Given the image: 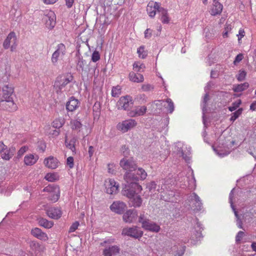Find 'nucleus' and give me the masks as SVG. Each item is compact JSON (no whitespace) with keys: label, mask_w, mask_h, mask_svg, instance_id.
Wrapping results in <instances>:
<instances>
[{"label":"nucleus","mask_w":256,"mask_h":256,"mask_svg":"<svg viewBox=\"0 0 256 256\" xmlns=\"http://www.w3.org/2000/svg\"><path fill=\"white\" fill-rule=\"evenodd\" d=\"M106 192L110 194H116L118 190L119 184L114 179L109 178L105 180Z\"/></svg>","instance_id":"11"},{"label":"nucleus","mask_w":256,"mask_h":256,"mask_svg":"<svg viewBox=\"0 0 256 256\" xmlns=\"http://www.w3.org/2000/svg\"><path fill=\"white\" fill-rule=\"evenodd\" d=\"M142 203V200L140 196L136 195L129 200L130 205L134 207H140Z\"/></svg>","instance_id":"36"},{"label":"nucleus","mask_w":256,"mask_h":256,"mask_svg":"<svg viewBox=\"0 0 256 256\" xmlns=\"http://www.w3.org/2000/svg\"><path fill=\"white\" fill-rule=\"evenodd\" d=\"M120 250V248L117 246L106 247L103 250V254L104 256H112L118 254Z\"/></svg>","instance_id":"28"},{"label":"nucleus","mask_w":256,"mask_h":256,"mask_svg":"<svg viewBox=\"0 0 256 256\" xmlns=\"http://www.w3.org/2000/svg\"><path fill=\"white\" fill-rule=\"evenodd\" d=\"M100 59V55L98 51H94L92 56V60L93 62H96Z\"/></svg>","instance_id":"56"},{"label":"nucleus","mask_w":256,"mask_h":256,"mask_svg":"<svg viewBox=\"0 0 256 256\" xmlns=\"http://www.w3.org/2000/svg\"><path fill=\"white\" fill-rule=\"evenodd\" d=\"M136 124L137 122L134 120L128 119L119 122L116 126V128L122 132H126L135 127Z\"/></svg>","instance_id":"9"},{"label":"nucleus","mask_w":256,"mask_h":256,"mask_svg":"<svg viewBox=\"0 0 256 256\" xmlns=\"http://www.w3.org/2000/svg\"><path fill=\"white\" fill-rule=\"evenodd\" d=\"M176 150L181 154L183 158L188 162L190 160V148H187L182 142H178L176 144Z\"/></svg>","instance_id":"10"},{"label":"nucleus","mask_w":256,"mask_h":256,"mask_svg":"<svg viewBox=\"0 0 256 256\" xmlns=\"http://www.w3.org/2000/svg\"><path fill=\"white\" fill-rule=\"evenodd\" d=\"M44 163L48 168L55 169L58 167L59 162L56 158L50 156L45 158Z\"/></svg>","instance_id":"25"},{"label":"nucleus","mask_w":256,"mask_h":256,"mask_svg":"<svg viewBox=\"0 0 256 256\" xmlns=\"http://www.w3.org/2000/svg\"><path fill=\"white\" fill-rule=\"evenodd\" d=\"M28 150V148L26 146H24L22 147L18 150V156H20L24 154V152H26Z\"/></svg>","instance_id":"64"},{"label":"nucleus","mask_w":256,"mask_h":256,"mask_svg":"<svg viewBox=\"0 0 256 256\" xmlns=\"http://www.w3.org/2000/svg\"><path fill=\"white\" fill-rule=\"evenodd\" d=\"M70 125L72 130H75L78 131L80 130L82 126L81 122L77 120H72L70 122Z\"/></svg>","instance_id":"43"},{"label":"nucleus","mask_w":256,"mask_h":256,"mask_svg":"<svg viewBox=\"0 0 256 256\" xmlns=\"http://www.w3.org/2000/svg\"><path fill=\"white\" fill-rule=\"evenodd\" d=\"M46 214L50 218L57 220L61 217L62 212L60 208L53 207L46 210Z\"/></svg>","instance_id":"24"},{"label":"nucleus","mask_w":256,"mask_h":256,"mask_svg":"<svg viewBox=\"0 0 256 256\" xmlns=\"http://www.w3.org/2000/svg\"><path fill=\"white\" fill-rule=\"evenodd\" d=\"M246 74V73L244 70H240L238 75L236 76L239 82H242L245 79Z\"/></svg>","instance_id":"53"},{"label":"nucleus","mask_w":256,"mask_h":256,"mask_svg":"<svg viewBox=\"0 0 256 256\" xmlns=\"http://www.w3.org/2000/svg\"><path fill=\"white\" fill-rule=\"evenodd\" d=\"M43 20L45 22L46 26L50 29H52L54 27L56 24V14L53 11H48L46 12Z\"/></svg>","instance_id":"13"},{"label":"nucleus","mask_w":256,"mask_h":256,"mask_svg":"<svg viewBox=\"0 0 256 256\" xmlns=\"http://www.w3.org/2000/svg\"><path fill=\"white\" fill-rule=\"evenodd\" d=\"M66 164L70 168H72L74 166V159L72 156H69L66 159Z\"/></svg>","instance_id":"57"},{"label":"nucleus","mask_w":256,"mask_h":256,"mask_svg":"<svg viewBox=\"0 0 256 256\" xmlns=\"http://www.w3.org/2000/svg\"><path fill=\"white\" fill-rule=\"evenodd\" d=\"M190 176H184L185 172L180 173L176 179V181L179 182L180 186L182 188H188L190 190L194 189L196 188V180L194 176L193 172L190 170Z\"/></svg>","instance_id":"4"},{"label":"nucleus","mask_w":256,"mask_h":256,"mask_svg":"<svg viewBox=\"0 0 256 256\" xmlns=\"http://www.w3.org/2000/svg\"><path fill=\"white\" fill-rule=\"evenodd\" d=\"M166 104H168V106L166 107L170 113H172L174 109V104L170 98H167L165 101Z\"/></svg>","instance_id":"49"},{"label":"nucleus","mask_w":256,"mask_h":256,"mask_svg":"<svg viewBox=\"0 0 256 256\" xmlns=\"http://www.w3.org/2000/svg\"><path fill=\"white\" fill-rule=\"evenodd\" d=\"M214 151L220 157H224L230 154L229 150H224L221 149L220 148H214Z\"/></svg>","instance_id":"45"},{"label":"nucleus","mask_w":256,"mask_h":256,"mask_svg":"<svg viewBox=\"0 0 256 256\" xmlns=\"http://www.w3.org/2000/svg\"><path fill=\"white\" fill-rule=\"evenodd\" d=\"M232 30V26L230 24H226L224 28V30L223 32L224 38H227L228 36V33Z\"/></svg>","instance_id":"58"},{"label":"nucleus","mask_w":256,"mask_h":256,"mask_svg":"<svg viewBox=\"0 0 256 256\" xmlns=\"http://www.w3.org/2000/svg\"><path fill=\"white\" fill-rule=\"evenodd\" d=\"M126 208V204L120 201L114 202L110 206V208L112 212L118 214L123 213Z\"/></svg>","instance_id":"18"},{"label":"nucleus","mask_w":256,"mask_h":256,"mask_svg":"<svg viewBox=\"0 0 256 256\" xmlns=\"http://www.w3.org/2000/svg\"><path fill=\"white\" fill-rule=\"evenodd\" d=\"M2 102H4V104L6 106V109L10 112H14L16 111L18 106L14 102L12 98H8V100H4V101H1Z\"/></svg>","instance_id":"32"},{"label":"nucleus","mask_w":256,"mask_h":256,"mask_svg":"<svg viewBox=\"0 0 256 256\" xmlns=\"http://www.w3.org/2000/svg\"><path fill=\"white\" fill-rule=\"evenodd\" d=\"M154 86L150 84H144L142 86V90L144 92H148L152 90Z\"/></svg>","instance_id":"59"},{"label":"nucleus","mask_w":256,"mask_h":256,"mask_svg":"<svg viewBox=\"0 0 256 256\" xmlns=\"http://www.w3.org/2000/svg\"><path fill=\"white\" fill-rule=\"evenodd\" d=\"M79 226V223L78 222H76L72 224V225L70 226L68 232L70 233L74 232L78 228Z\"/></svg>","instance_id":"61"},{"label":"nucleus","mask_w":256,"mask_h":256,"mask_svg":"<svg viewBox=\"0 0 256 256\" xmlns=\"http://www.w3.org/2000/svg\"><path fill=\"white\" fill-rule=\"evenodd\" d=\"M223 8L222 5L219 2H213V5L210 11V14L212 16H216L220 14Z\"/></svg>","instance_id":"34"},{"label":"nucleus","mask_w":256,"mask_h":256,"mask_svg":"<svg viewBox=\"0 0 256 256\" xmlns=\"http://www.w3.org/2000/svg\"><path fill=\"white\" fill-rule=\"evenodd\" d=\"M108 172L111 174H115L116 172V166L114 164H108Z\"/></svg>","instance_id":"54"},{"label":"nucleus","mask_w":256,"mask_h":256,"mask_svg":"<svg viewBox=\"0 0 256 256\" xmlns=\"http://www.w3.org/2000/svg\"><path fill=\"white\" fill-rule=\"evenodd\" d=\"M152 106L154 108L156 107V109L162 110L163 108L166 106V102L162 100H156L152 103Z\"/></svg>","instance_id":"42"},{"label":"nucleus","mask_w":256,"mask_h":256,"mask_svg":"<svg viewBox=\"0 0 256 256\" xmlns=\"http://www.w3.org/2000/svg\"><path fill=\"white\" fill-rule=\"evenodd\" d=\"M240 103V100H238V102H234L232 106L228 107L229 110L230 112L235 110L239 106Z\"/></svg>","instance_id":"60"},{"label":"nucleus","mask_w":256,"mask_h":256,"mask_svg":"<svg viewBox=\"0 0 256 256\" xmlns=\"http://www.w3.org/2000/svg\"><path fill=\"white\" fill-rule=\"evenodd\" d=\"M29 246L30 248L35 252L40 251V250H39L40 244L36 242L30 241L29 242Z\"/></svg>","instance_id":"47"},{"label":"nucleus","mask_w":256,"mask_h":256,"mask_svg":"<svg viewBox=\"0 0 256 256\" xmlns=\"http://www.w3.org/2000/svg\"><path fill=\"white\" fill-rule=\"evenodd\" d=\"M80 104V102L78 99L72 96L66 104V109L68 111L74 112L78 108Z\"/></svg>","instance_id":"22"},{"label":"nucleus","mask_w":256,"mask_h":256,"mask_svg":"<svg viewBox=\"0 0 256 256\" xmlns=\"http://www.w3.org/2000/svg\"><path fill=\"white\" fill-rule=\"evenodd\" d=\"M128 78L130 81L134 82L140 83L144 80V78L142 74L139 73H135L131 72L128 74Z\"/></svg>","instance_id":"30"},{"label":"nucleus","mask_w":256,"mask_h":256,"mask_svg":"<svg viewBox=\"0 0 256 256\" xmlns=\"http://www.w3.org/2000/svg\"><path fill=\"white\" fill-rule=\"evenodd\" d=\"M138 216L136 210H129L123 215V220L126 222L130 223L135 220Z\"/></svg>","instance_id":"23"},{"label":"nucleus","mask_w":256,"mask_h":256,"mask_svg":"<svg viewBox=\"0 0 256 256\" xmlns=\"http://www.w3.org/2000/svg\"><path fill=\"white\" fill-rule=\"evenodd\" d=\"M234 190H235L234 188H233L231 190V192L230 194V196H229V202H230V206H231L233 212H234V215L236 218V225L240 228H242V222L240 220V216H238V212L236 210V208H234V205L233 204V202H234L233 194L234 192Z\"/></svg>","instance_id":"19"},{"label":"nucleus","mask_w":256,"mask_h":256,"mask_svg":"<svg viewBox=\"0 0 256 256\" xmlns=\"http://www.w3.org/2000/svg\"><path fill=\"white\" fill-rule=\"evenodd\" d=\"M244 236V232L242 231H240L238 233V234L236 236V242L237 244H239L242 238V237Z\"/></svg>","instance_id":"62"},{"label":"nucleus","mask_w":256,"mask_h":256,"mask_svg":"<svg viewBox=\"0 0 256 256\" xmlns=\"http://www.w3.org/2000/svg\"><path fill=\"white\" fill-rule=\"evenodd\" d=\"M1 158L4 160H9L12 157V154H10V150L8 148L5 150L0 154Z\"/></svg>","instance_id":"48"},{"label":"nucleus","mask_w":256,"mask_h":256,"mask_svg":"<svg viewBox=\"0 0 256 256\" xmlns=\"http://www.w3.org/2000/svg\"><path fill=\"white\" fill-rule=\"evenodd\" d=\"M64 124L63 120H62L60 119H56L52 122V127L56 128H60Z\"/></svg>","instance_id":"52"},{"label":"nucleus","mask_w":256,"mask_h":256,"mask_svg":"<svg viewBox=\"0 0 256 256\" xmlns=\"http://www.w3.org/2000/svg\"><path fill=\"white\" fill-rule=\"evenodd\" d=\"M160 8V3L150 1L147 6L146 11L148 16L150 18H153L156 14V12L157 11L158 12V10Z\"/></svg>","instance_id":"16"},{"label":"nucleus","mask_w":256,"mask_h":256,"mask_svg":"<svg viewBox=\"0 0 256 256\" xmlns=\"http://www.w3.org/2000/svg\"><path fill=\"white\" fill-rule=\"evenodd\" d=\"M137 53L140 58L144 59L148 56V51L145 50L144 46H142L137 49Z\"/></svg>","instance_id":"41"},{"label":"nucleus","mask_w":256,"mask_h":256,"mask_svg":"<svg viewBox=\"0 0 256 256\" xmlns=\"http://www.w3.org/2000/svg\"><path fill=\"white\" fill-rule=\"evenodd\" d=\"M86 64V62L82 58L78 57L77 62V69L78 70H83L84 66Z\"/></svg>","instance_id":"50"},{"label":"nucleus","mask_w":256,"mask_h":256,"mask_svg":"<svg viewBox=\"0 0 256 256\" xmlns=\"http://www.w3.org/2000/svg\"><path fill=\"white\" fill-rule=\"evenodd\" d=\"M125 186L126 188H128L129 189L127 188L126 190H124V194L130 200L136 196L135 194L136 192H139L142 190V189L138 190L134 188V186H132V184L128 185L126 182Z\"/></svg>","instance_id":"29"},{"label":"nucleus","mask_w":256,"mask_h":256,"mask_svg":"<svg viewBox=\"0 0 256 256\" xmlns=\"http://www.w3.org/2000/svg\"><path fill=\"white\" fill-rule=\"evenodd\" d=\"M242 108H239L238 110L233 112L232 114V116L230 118V120L232 122H234L236 118H238L242 114Z\"/></svg>","instance_id":"51"},{"label":"nucleus","mask_w":256,"mask_h":256,"mask_svg":"<svg viewBox=\"0 0 256 256\" xmlns=\"http://www.w3.org/2000/svg\"><path fill=\"white\" fill-rule=\"evenodd\" d=\"M163 188H164V190H162L160 193L161 199L166 202H175L176 199L175 197V192L172 188H170L168 184H164Z\"/></svg>","instance_id":"5"},{"label":"nucleus","mask_w":256,"mask_h":256,"mask_svg":"<svg viewBox=\"0 0 256 256\" xmlns=\"http://www.w3.org/2000/svg\"><path fill=\"white\" fill-rule=\"evenodd\" d=\"M212 86V84L210 82L208 83L207 85L204 88V91L206 92V94L204 96V98L202 100V122L203 124H204V127H206V120H205V112H206V102L209 99V95H208V90Z\"/></svg>","instance_id":"15"},{"label":"nucleus","mask_w":256,"mask_h":256,"mask_svg":"<svg viewBox=\"0 0 256 256\" xmlns=\"http://www.w3.org/2000/svg\"><path fill=\"white\" fill-rule=\"evenodd\" d=\"M133 104L132 98L129 96H122L117 102L116 106L118 110H127Z\"/></svg>","instance_id":"12"},{"label":"nucleus","mask_w":256,"mask_h":256,"mask_svg":"<svg viewBox=\"0 0 256 256\" xmlns=\"http://www.w3.org/2000/svg\"><path fill=\"white\" fill-rule=\"evenodd\" d=\"M146 107L145 106H137L132 112L131 116H143L146 112Z\"/></svg>","instance_id":"35"},{"label":"nucleus","mask_w":256,"mask_h":256,"mask_svg":"<svg viewBox=\"0 0 256 256\" xmlns=\"http://www.w3.org/2000/svg\"><path fill=\"white\" fill-rule=\"evenodd\" d=\"M16 38L15 33L14 32H10L4 42V48L8 49L10 46L11 51H14L16 46Z\"/></svg>","instance_id":"14"},{"label":"nucleus","mask_w":256,"mask_h":256,"mask_svg":"<svg viewBox=\"0 0 256 256\" xmlns=\"http://www.w3.org/2000/svg\"><path fill=\"white\" fill-rule=\"evenodd\" d=\"M122 92V88L120 86H114L112 90V96L113 97H118Z\"/></svg>","instance_id":"44"},{"label":"nucleus","mask_w":256,"mask_h":256,"mask_svg":"<svg viewBox=\"0 0 256 256\" xmlns=\"http://www.w3.org/2000/svg\"><path fill=\"white\" fill-rule=\"evenodd\" d=\"M66 48L63 44H58L56 47V50L52 54L51 60L52 63L56 65L58 60L62 59L66 54Z\"/></svg>","instance_id":"7"},{"label":"nucleus","mask_w":256,"mask_h":256,"mask_svg":"<svg viewBox=\"0 0 256 256\" xmlns=\"http://www.w3.org/2000/svg\"><path fill=\"white\" fill-rule=\"evenodd\" d=\"M146 66L144 64L140 62H135L133 64V70L136 72H142L144 71Z\"/></svg>","instance_id":"39"},{"label":"nucleus","mask_w":256,"mask_h":256,"mask_svg":"<svg viewBox=\"0 0 256 256\" xmlns=\"http://www.w3.org/2000/svg\"><path fill=\"white\" fill-rule=\"evenodd\" d=\"M244 58V56L242 54H238L234 61V65L237 64L239 63L242 59Z\"/></svg>","instance_id":"63"},{"label":"nucleus","mask_w":256,"mask_h":256,"mask_svg":"<svg viewBox=\"0 0 256 256\" xmlns=\"http://www.w3.org/2000/svg\"><path fill=\"white\" fill-rule=\"evenodd\" d=\"M248 86L249 84L248 82L234 84L233 86L232 90L236 92H240L246 90L248 88Z\"/></svg>","instance_id":"38"},{"label":"nucleus","mask_w":256,"mask_h":256,"mask_svg":"<svg viewBox=\"0 0 256 256\" xmlns=\"http://www.w3.org/2000/svg\"><path fill=\"white\" fill-rule=\"evenodd\" d=\"M158 18L162 23L164 24H168L170 21V18L168 16V10L161 7L158 10Z\"/></svg>","instance_id":"26"},{"label":"nucleus","mask_w":256,"mask_h":256,"mask_svg":"<svg viewBox=\"0 0 256 256\" xmlns=\"http://www.w3.org/2000/svg\"><path fill=\"white\" fill-rule=\"evenodd\" d=\"M38 159V156L37 154H29L24 156V162L27 166H32L36 163Z\"/></svg>","instance_id":"31"},{"label":"nucleus","mask_w":256,"mask_h":256,"mask_svg":"<svg viewBox=\"0 0 256 256\" xmlns=\"http://www.w3.org/2000/svg\"><path fill=\"white\" fill-rule=\"evenodd\" d=\"M38 222L40 226L46 228H50L54 226V222L50 221L44 218H40Z\"/></svg>","instance_id":"37"},{"label":"nucleus","mask_w":256,"mask_h":256,"mask_svg":"<svg viewBox=\"0 0 256 256\" xmlns=\"http://www.w3.org/2000/svg\"><path fill=\"white\" fill-rule=\"evenodd\" d=\"M190 204L194 205V210H200L202 206V203L200 197L195 193H192L188 197Z\"/></svg>","instance_id":"21"},{"label":"nucleus","mask_w":256,"mask_h":256,"mask_svg":"<svg viewBox=\"0 0 256 256\" xmlns=\"http://www.w3.org/2000/svg\"><path fill=\"white\" fill-rule=\"evenodd\" d=\"M31 234L36 238L42 241H46L48 239V234L42 231V230L38 228H35L31 230Z\"/></svg>","instance_id":"20"},{"label":"nucleus","mask_w":256,"mask_h":256,"mask_svg":"<svg viewBox=\"0 0 256 256\" xmlns=\"http://www.w3.org/2000/svg\"><path fill=\"white\" fill-rule=\"evenodd\" d=\"M44 191L49 193V200L55 202L60 196V188L55 184H50L44 188Z\"/></svg>","instance_id":"6"},{"label":"nucleus","mask_w":256,"mask_h":256,"mask_svg":"<svg viewBox=\"0 0 256 256\" xmlns=\"http://www.w3.org/2000/svg\"><path fill=\"white\" fill-rule=\"evenodd\" d=\"M76 142V140L74 138H72L70 140L69 142L67 140H66V146L70 149L72 152H75L76 148L74 146V144Z\"/></svg>","instance_id":"46"},{"label":"nucleus","mask_w":256,"mask_h":256,"mask_svg":"<svg viewBox=\"0 0 256 256\" xmlns=\"http://www.w3.org/2000/svg\"><path fill=\"white\" fill-rule=\"evenodd\" d=\"M46 180L54 182L59 179V176L56 172L48 173L45 176Z\"/></svg>","instance_id":"40"},{"label":"nucleus","mask_w":256,"mask_h":256,"mask_svg":"<svg viewBox=\"0 0 256 256\" xmlns=\"http://www.w3.org/2000/svg\"><path fill=\"white\" fill-rule=\"evenodd\" d=\"M120 166L126 170L124 176L125 182L128 185L134 186L137 190L142 189L138 184L139 180H144L147 176V173L142 168H138L135 162L132 158H124L120 162Z\"/></svg>","instance_id":"1"},{"label":"nucleus","mask_w":256,"mask_h":256,"mask_svg":"<svg viewBox=\"0 0 256 256\" xmlns=\"http://www.w3.org/2000/svg\"><path fill=\"white\" fill-rule=\"evenodd\" d=\"M73 80L70 74L58 76L54 86V90L57 94H62L69 92L71 87V82Z\"/></svg>","instance_id":"3"},{"label":"nucleus","mask_w":256,"mask_h":256,"mask_svg":"<svg viewBox=\"0 0 256 256\" xmlns=\"http://www.w3.org/2000/svg\"><path fill=\"white\" fill-rule=\"evenodd\" d=\"M142 228L152 232H158L160 230V226L158 225L149 220L147 222L144 223Z\"/></svg>","instance_id":"27"},{"label":"nucleus","mask_w":256,"mask_h":256,"mask_svg":"<svg viewBox=\"0 0 256 256\" xmlns=\"http://www.w3.org/2000/svg\"><path fill=\"white\" fill-rule=\"evenodd\" d=\"M194 222L195 224L191 231L192 234V238L194 240H198L201 238L202 230L203 229L201 226V224L197 220H196Z\"/></svg>","instance_id":"17"},{"label":"nucleus","mask_w":256,"mask_h":256,"mask_svg":"<svg viewBox=\"0 0 256 256\" xmlns=\"http://www.w3.org/2000/svg\"><path fill=\"white\" fill-rule=\"evenodd\" d=\"M122 234L134 238H139L142 236L143 232L137 226H133L123 228Z\"/></svg>","instance_id":"8"},{"label":"nucleus","mask_w":256,"mask_h":256,"mask_svg":"<svg viewBox=\"0 0 256 256\" xmlns=\"http://www.w3.org/2000/svg\"><path fill=\"white\" fill-rule=\"evenodd\" d=\"M10 76V68L4 66V68H2L0 70V87L2 88V94H0L2 98H0L1 101L12 98L14 92L12 86L8 83Z\"/></svg>","instance_id":"2"},{"label":"nucleus","mask_w":256,"mask_h":256,"mask_svg":"<svg viewBox=\"0 0 256 256\" xmlns=\"http://www.w3.org/2000/svg\"><path fill=\"white\" fill-rule=\"evenodd\" d=\"M146 188L152 194H156V192L160 194L161 191H162V190H164V188H163V185H162L160 188V186H158L154 182H152L148 184Z\"/></svg>","instance_id":"33"},{"label":"nucleus","mask_w":256,"mask_h":256,"mask_svg":"<svg viewBox=\"0 0 256 256\" xmlns=\"http://www.w3.org/2000/svg\"><path fill=\"white\" fill-rule=\"evenodd\" d=\"M148 220V219L147 218V216L144 214V212L140 214L138 218V222L142 224V226L143 225L144 222H147Z\"/></svg>","instance_id":"55"}]
</instances>
